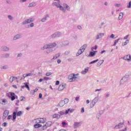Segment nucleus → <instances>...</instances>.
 Returning <instances> with one entry per match:
<instances>
[{"label":"nucleus","mask_w":131,"mask_h":131,"mask_svg":"<svg viewBox=\"0 0 131 131\" xmlns=\"http://www.w3.org/2000/svg\"><path fill=\"white\" fill-rule=\"evenodd\" d=\"M1 49L3 52H9V51L10 50V47L7 46H3L1 47Z\"/></svg>","instance_id":"obj_15"},{"label":"nucleus","mask_w":131,"mask_h":131,"mask_svg":"<svg viewBox=\"0 0 131 131\" xmlns=\"http://www.w3.org/2000/svg\"><path fill=\"white\" fill-rule=\"evenodd\" d=\"M68 81L69 82H74L75 81H78L79 80V77H76L75 74H70L68 77Z\"/></svg>","instance_id":"obj_4"},{"label":"nucleus","mask_w":131,"mask_h":131,"mask_svg":"<svg viewBox=\"0 0 131 131\" xmlns=\"http://www.w3.org/2000/svg\"><path fill=\"white\" fill-rule=\"evenodd\" d=\"M36 124L34 125V127L35 128H38L39 127H41L43 126L41 124H39V123H35Z\"/></svg>","instance_id":"obj_23"},{"label":"nucleus","mask_w":131,"mask_h":131,"mask_svg":"<svg viewBox=\"0 0 131 131\" xmlns=\"http://www.w3.org/2000/svg\"><path fill=\"white\" fill-rule=\"evenodd\" d=\"M124 126V123L123 122L119 123V124L115 125L114 127V129H120Z\"/></svg>","instance_id":"obj_11"},{"label":"nucleus","mask_w":131,"mask_h":131,"mask_svg":"<svg viewBox=\"0 0 131 131\" xmlns=\"http://www.w3.org/2000/svg\"><path fill=\"white\" fill-rule=\"evenodd\" d=\"M69 45V41H63L60 42V44L59 45V47L61 48H62V47H66V46Z\"/></svg>","instance_id":"obj_14"},{"label":"nucleus","mask_w":131,"mask_h":131,"mask_svg":"<svg viewBox=\"0 0 131 131\" xmlns=\"http://www.w3.org/2000/svg\"><path fill=\"white\" fill-rule=\"evenodd\" d=\"M43 80H51L52 79L51 78L48 77H43Z\"/></svg>","instance_id":"obj_40"},{"label":"nucleus","mask_w":131,"mask_h":131,"mask_svg":"<svg viewBox=\"0 0 131 131\" xmlns=\"http://www.w3.org/2000/svg\"><path fill=\"white\" fill-rule=\"evenodd\" d=\"M36 6V3L35 2L31 3L29 4V8H32V7H35Z\"/></svg>","instance_id":"obj_30"},{"label":"nucleus","mask_w":131,"mask_h":131,"mask_svg":"<svg viewBox=\"0 0 131 131\" xmlns=\"http://www.w3.org/2000/svg\"><path fill=\"white\" fill-rule=\"evenodd\" d=\"M9 115V111L6 110L4 111V114H3V118H6L7 116Z\"/></svg>","instance_id":"obj_24"},{"label":"nucleus","mask_w":131,"mask_h":131,"mask_svg":"<svg viewBox=\"0 0 131 131\" xmlns=\"http://www.w3.org/2000/svg\"><path fill=\"white\" fill-rule=\"evenodd\" d=\"M103 63H104V60H99L97 64V66H96L97 67H100V66H101V65H102V64H103Z\"/></svg>","instance_id":"obj_29"},{"label":"nucleus","mask_w":131,"mask_h":131,"mask_svg":"<svg viewBox=\"0 0 131 131\" xmlns=\"http://www.w3.org/2000/svg\"><path fill=\"white\" fill-rule=\"evenodd\" d=\"M87 45L86 44L83 45L80 49L78 51L76 54L77 57H78L80 55H81L84 52L85 49H86Z\"/></svg>","instance_id":"obj_7"},{"label":"nucleus","mask_w":131,"mask_h":131,"mask_svg":"<svg viewBox=\"0 0 131 131\" xmlns=\"http://www.w3.org/2000/svg\"><path fill=\"white\" fill-rule=\"evenodd\" d=\"M55 47H57V42H54L45 45L42 47L41 48V50L42 51L47 50L46 52L47 54H49L55 51V50H54V48H55Z\"/></svg>","instance_id":"obj_1"},{"label":"nucleus","mask_w":131,"mask_h":131,"mask_svg":"<svg viewBox=\"0 0 131 131\" xmlns=\"http://www.w3.org/2000/svg\"><path fill=\"white\" fill-rule=\"evenodd\" d=\"M7 18L8 19H9V20H10V21H13V20H14V17H13V16L11 15H9L7 16Z\"/></svg>","instance_id":"obj_33"},{"label":"nucleus","mask_w":131,"mask_h":131,"mask_svg":"<svg viewBox=\"0 0 131 131\" xmlns=\"http://www.w3.org/2000/svg\"><path fill=\"white\" fill-rule=\"evenodd\" d=\"M10 54L9 53H6L3 54L2 58H5V59H7V58H10Z\"/></svg>","instance_id":"obj_25"},{"label":"nucleus","mask_w":131,"mask_h":131,"mask_svg":"<svg viewBox=\"0 0 131 131\" xmlns=\"http://www.w3.org/2000/svg\"><path fill=\"white\" fill-rule=\"evenodd\" d=\"M104 36H105V33H99L96 35L95 38L96 40H98L100 39V38H102V37H104Z\"/></svg>","instance_id":"obj_13"},{"label":"nucleus","mask_w":131,"mask_h":131,"mask_svg":"<svg viewBox=\"0 0 131 131\" xmlns=\"http://www.w3.org/2000/svg\"><path fill=\"white\" fill-rule=\"evenodd\" d=\"M9 81L10 82H13V81H14V78H13V77H11L9 79Z\"/></svg>","instance_id":"obj_45"},{"label":"nucleus","mask_w":131,"mask_h":131,"mask_svg":"<svg viewBox=\"0 0 131 131\" xmlns=\"http://www.w3.org/2000/svg\"><path fill=\"white\" fill-rule=\"evenodd\" d=\"M48 18H50V15L49 14H46L45 17L41 19V21L42 22H46L48 19Z\"/></svg>","instance_id":"obj_20"},{"label":"nucleus","mask_w":131,"mask_h":131,"mask_svg":"<svg viewBox=\"0 0 131 131\" xmlns=\"http://www.w3.org/2000/svg\"><path fill=\"white\" fill-rule=\"evenodd\" d=\"M23 56V53H19L17 54L16 58H21Z\"/></svg>","instance_id":"obj_37"},{"label":"nucleus","mask_w":131,"mask_h":131,"mask_svg":"<svg viewBox=\"0 0 131 131\" xmlns=\"http://www.w3.org/2000/svg\"><path fill=\"white\" fill-rule=\"evenodd\" d=\"M28 83L25 82L24 83L25 88H26L28 89V91H30V88H29V85L28 84Z\"/></svg>","instance_id":"obj_34"},{"label":"nucleus","mask_w":131,"mask_h":131,"mask_svg":"<svg viewBox=\"0 0 131 131\" xmlns=\"http://www.w3.org/2000/svg\"><path fill=\"white\" fill-rule=\"evenodd\" d=\"M64 89H66V84L62 83L59 85L58 90V91H63V90H64Z\"/></svg>","instance_id":"obj_17"},{"label":"nucleus","mask_w":131,"mask_h":131,"mask_svg":"<svg viewBox=\"0 0 131 131\" xmlns=\"http://www.w3.org/2000/svg\"><path fill=\"white\" fill-rule=\"evenodd\" d=\"M58 114H59V117H61L62 115H64V114H66V111L65 112V111H61L58 112Z\"/></svg>","instance_id":"obj_28"},{"label":"nucleus","mask_w":131,"mask_h":131,"mask_svg":"<svg viewBox=\"0 0 131 131\" xmlns=\"http://www.w3.org/2000/svg\"><path fill=\"white\" fill-rule=\"evenodd\" d=\"M80 124V122H75L74 124V128H77V127H79V125Z\"/></svg>","instance_id":"obj_27"},{"label":"nucleus","mask_w":131,"mask_h":131,"mask_svg":"<svg viewBox=\"0 0 131 131\" xmlns=\"http://www.w3.org/2000/svg\"><path fill=\"white\" fill-rule=\"evenodd\" d=\"M125 81H126V79H125V77H123L120 80V84H124V83H125Z\"/></svg>","instance_id":"obj_22"},{"label":"nucleus","mask_w":131,"mask_h":131,"mask_svg":"<svg viewBox=\"0 0 131 131\" xmlns=\"http://www.w3.org/2000/svg\"><path fill=\"white\" fill-rule=\"evenodd\" d=\"M123 13L120 12L119 15L118 20H121L123 18Z\"/></svg>","instance_id":"obj_31"},{"label":"nucleus","mask_w":131,"mask_h":131,"mask_svg":"<svg viewBox=\"0 0 131 131\" xmlns=\"http://www.w3.org/2000/svg\"><path fill=\"white\" fill-rule=\"evenodd\" d=\"M53 6H55L57 8H59L60 11L63 12V13L66 12V10L68 11H70V7L68 6L67 4H63V6L60 5V3H57V2H54L53 3Z\"/></svg>","instance_id":"obj_2"},{"label":"nucleus","mask_w":131,"mask_h":131,"mask_svg":"<svg viewBox=\"0 0 131 131\" xmlns=\"http://www.w3.org/2000/svg\"><path fill=\"white\" fill-rule=\"evenodd\" d=\"M69 54H70V51L69 50H67L64 52V55H69Z\"/></svg>","instance_id":"obj_47"},{"label":"nucleus","mask_w":131,"mask_h":131,"mask_svg":"<svg viewBox=\"0 0 131 131\" xmlns=\"http://www.w3.org/2000/svg\"><path fill=\"white\" fill-rule=\"evenodd\" d=\"M89 67H87L86 68L84 69V70H83L81 71V74H82L83 75H85V74H87L88 72H89Z\"/></svg>","instance_id":"obj_19"},{"label":"nucleus","mask_w":131,"mask_h":131,"mask_svg":"<svg viewBox=\"0 0 131 131\" xmlns=\"http://www.w3.org/2000/svg\"><path fill=\"white\" fill-rule=\"evenodd\" d=\"M62 124L63 127H65V125H66V122H62Z\"/></svg>","instance_id":"obj_59"},{"label":"nucleus","mask_w":131,"mask_h":131,"mask_svg":"<svg viewBox=\"0 0 131 131\" xmlns=\"http://www.w3.org/2000/svg\"><path fill=\"white\" fill-rule=\"evenodd\" d=\"M77 28L78 29H79V30H81V29H82V27H81V26H78Z\"/></svg>","instance_id":"obj_54"},{"label":"nucleus","mask_w":131,"mask_h":131,"mask_svg":"<svg viewBox=\"0 0 131 131\" xmlns=\"http://www.w3.org/2000/svg\"><path fill=\"white\" fill-rule=\"evenodd\" d=\"M104 112H105V110H101L99 111V113H98L96 115V117L97 118V119L99 120L101 116H102V115L103 114V113H104Z\"/></svg>","instance_id":"obj_18"},{"label":"nucleus","mask_w":131,"mask_h":131,"mask_svg":"<svg viewBox=\"0 0 131 131\" xmlns=\"http://www.w3.org/2000/svg\"><path fill=\"white\" fill-rule=\"evenodd\" d=\"M90 55H91V57H94V56H95V55H96V53L91 52L90 53Z\"/></svg>","instance_id":"obj_49"},{"label":"nucleus","mask_w":131,"mask_h":131,"mask_svg":"<svg viewBox=\"0 0 131 131\" xmlns=\"http://www.w3.org/2000/svg\"><path fill=\"white\" fill-rule=\"evenodd\" d=\"M32 75H33L32 73H29V74H27V75H26V76H27V77H28V76H32Z\"/></svg>","instance_id":"obj_53"},{"label":"nucleus","mask_w":131,"mask_h":131,"mask_svg":"<svg viewBox=\"0 0 131 131\" xmlns=\"http://www.w3.org/2000/svg\"><path fill=\"white\" fill-rule=\"evenodd\" d=\"M52 74H53V73L52 72H47L46 74V76H51V75H52Z\"/></svg>","instance_id":"obj_42"},{"label":"nucleus","mask_w":131,"mask_h":131,"mask_svg":"<svg viewBox=\"0 0 131 131\" xmlns=\"http://www.w3.org/2000/svg\"><path fill=\"white\" fill-rule=\"evenodd\" d=\"M53 118H57L59 119L60 118V116H59V114H55L53 115Z\"/></svg>","instance_id":"obj_36"},{"label":"nucleus","mask_w":131,"mask_h":131,"mask_svg":"<svg viewBox=\"0 0 131 131\" xmlns=\"http://www.w3.org/2000/svg\"><path fill=\"white\" fill-rule=\"evenodd\" d=\"M20 101H23V100H24V99H25V97L21 96L20 98Z\"/></svg>","instance_id":"obj_58"},{"label":"nucleus","mask_w":131,"mask_h":131,"mask_svg":"<svg viewBox=\"0 0 131 131\" xmlns=\"http://www.w3.org/2000/svg\"><path fill=\"white\" fill-rule=\"evenodd\" d=\"M115 7H116L117 8H119L120 7H121V4H117V3H115L114 4Z\"/></svg>","instance_id":"obj_39"},{"label":"nucleus","mask_w":131,"mask_h":131,"mask_svg":"<svg viewBox=\"0 0 131 131\" xmlns=\"http://www.w3.org/2000/svg\"><path fill=\"white\" fill-rule=\"evenodd\" d=\"M127 9H130L131 8V1L128 3V4L127 5Z\"/></svg>","instance_id":"obj_43"},{"label":"nucleus","mask_w":131,"mask_h":131,"mask_svg":"<svg viewBox=\"0 0 131 131\" xmlns=\"http://www.w3.org/2000/svg\"><path fill=\"white\" fill-rule=\"evenodd\" d=\"M98 61H99V59H96V60H94V61H91V62H90V64H94V63H97V62H98Z\"/></svg>","instance_id":"obj_41"},{"label":"nucleus","mask_w":131,"mask_h":131,"mask_svg":"<svg viewBox=\"0 0 131 131\" xmlns=\"http://www.w3.org/2000/svg\"><path fill=\"white\" fill-rule=\"evenodd\" d=\"M114 37H115V35H114V34H112L110 36V38H116Z\"/></svg>","instance_id":"obj_44"},{"label":"nucleus","mask_w":131,"mask_h":131,"mask_svg":"<svg viewBox=\"0 0 131 131\" xmlns=\"http://www.w3.org/2000/svg\"><path fill=\"white\" fill-rule=\"evenodd\" d=\"M119 40H120V38H118V39H116L115 40V42L116 43H118V41H119Z\"/></svg>","instance_id":"obj_56"},{"label":"nucleus","mask_w":131,"mask_h":131,"mask_svg":"<svg viewBox=\"0 0 131 131\" xmlns=\"http://www.w3.org/2000/svg\"><path fill=\"white\" fill-rule=\"evenodd\" d=\"M128 38V35H127L124 37V39H127Z\"/></svg>","instance_id":"obj_62"},{"label":"nucleus","mask_w":131,"mask_h":131,"mask_svg":"<svg viewBox=\"0 0 131 131\" xmlns=\"http://www.w3.org/2000/svg\"><path fill=\"white\" fill-rule=\"evenodd\" d=\"M123 60H125V61H127V62H130L131 61V56L129 54H128L126 56H124L123 57Z\"/></svg>","instance_id":"obj_16"},{"label":"nucleus","mask_w":131,"mask_h":131,"mask_svg":"<svg viewBox=\"0 0 131 131\" xmlns=\"http://www.w3.org/2000/svg\"><path fill=\"white\" fill-rule=\"evenodd\" d=\"M75 100L76 101H78V100H79V97H76L75 98Z\"/></svg>","instance_id":"obj_64"},{"label":"nucleus","mask_w":131,"mask_h":131,"mask_svg":"<svg viewBox=\"0 0 131 131\" xmlns=\"http://www.w3.org/2000/svg\"><path fill=\"white\" fill-rule=\"evenodd\" d=\"M22 38V34L21 33H18L14 35L13 37V40H17L18 39H20V38Z\"/></svg>","instance_id":"obj_12"},{"label":"nucleus","mask_w":131,"mask_h":131,"mask_svg":"<svg viewBox=\"0 0 131 131\" xmlns=\"http://www.w3.org/2000/svg\"><path fill=\"white\" fill-rule=\"evenodd\" d=\"M6 4H8V5H11L12 2L10 0H7L6 1Z\"/></svg>","instance_id":"obj_50"},{"label":"nucleus","mask_w":131,"mask_h":131,"mask_svg":"<svg viewBox=\"0 0 131 131\" xmlns=\"http://www.w3.org/2000/svg\"><path fill=\"white\" fill-rule=\"evenodd\" d=\"M99 99L100 97H99V96H97L96 97H95L92 101L91 103H90V108H94V106L99 101Z\"/></svg>","instance_id":"obj_6"},{"label":"nucleus","mask_w":131,"mask_h":131,"mask_svg":"<svg viewBox=\"0 0 131 131\" xmlns=\"http://www.w3.org/2000/svg\"><path fill=\"white\" fill-rule=\"evenodd\" d=\"M57 64H60L61 62H62V60H61V59H58L57 60Z\"/></svg>","instance_id":"obj_55"},{"label":"nucleus","mask_w":131,"mask_h":131,"mask_svg":"<svg viewBox=\"0 0 131 131\" xmlns=\"http://www.w3.org/2000/svg\"><path fill=\"white\" fill-rule=\"evenodd\" d=\"M130 75L128 74H126L124 77H125V79H126V78H128V77H129Z\"/></svg>","instance_id":"obj_46"},{"label":"nucleus","mask_w":131,"mask_h":131,"mask_svg":"<svg viewBox=\"0 0 131 131\" xmlns=\"http://www.w3.org/2000/svg\"><path fill=\"white\" fill-rule=\"evenodd\" d=\"M3 69H8V66L5 65L2 67Z\"/></svg>","instance_id":"obj_52"},{"label":"nucleus","mask_w":131,"mask_h":131,"mask_svg":"<svg viewBox=\"0 0 131 131\" xmlns=\"http://www.w3.org/2000/svg\"><path fill=\"white\" fill-rule=\"evenodd\" d=\"M81 112L82 113H83V112H84V107H83V108H81Z\"/></svg>","instance_id":"obj_63"},{"label":"nucleus","mask_w":131,"mask_h":131,"mask_svg":"<svg viewBox=\"0 0 131 131\" xmlns=\"http://www.w3.org/2000/svg\"><path fill=\"white\" fill-rule=\"evenodd\" d=\"M42 81H45L43 78H41L38 80V82H41Z\"/></svg>","instance_id":"obj_57"},{"label":"nucleus","mask_w":131,"mask_h":131,"mask_svg":"<svg viewBox=\"0 0 131 131\" xmlns=\"http://www.w3.org/2000/svg\"><path fill=\"white\" fill-rule=\"evenodd\" d=\"M47 121V119L46 118H38L37 119H35L32 121L33 123H39L40 124H43V123H46Z\"/></svg>","instance_id":"obj_5"},{"label":"nucleus","mask_w":131,"mask_h":131,"mask_svg":"<svg viewBox=\"0 0 131 131\" xmlns=\"http://www.w3.org/2000/svg\"><path fill=\"white\" fill-rule=\"evenodd\" d=\"M61 35H62V33L60 31H57L51 34L50 37L51 38H56V37H60Z\"/></svg>","instance_id":"obj_8"},{"label":"nucleus","mask_w":131,"mask_h":131,"mask_svg":"<svg viewBox=\"0 0 131 131\" xmlns=\"http://www.w3.org/2000/svg\"><path fill=\"white\" fill-rule=\"evenodd\" d=\"M16 115H17V113L16 112H14L13 114V120H15V119H16Z\"/></svg>","instance_id":"obj_38"},{"label":"nucleus","mask_w":131,"mask_h":131,"mask_svg":"<svg viewBox=\"0 0 131 131\" xmlns=\"http://www.w3.org/2000/svg\"><path fill=\"white\" fill-rule=\"evenodd\" d=\"M7 124H8V123L7 122H4L3 124V126H7Z\"/></svg>","instance_id":"obj_61"},{"label":"nucleus","mask_w":131,"mask_h":131,"mask_svg":"<svg viewBox=\"0 0 131 131\" xmlns=\"http://www.w3.org/2000/svg\"><path fill=\"white\" fill-rule=\"evenodd\" d=\"M10 96L11 97V101H14L16 99L14 93H10Z\"/></svg>","instance_id":"obj_26"},{"label":"nucleus","mask_w":131,"mask_h":131,"mask_svg":"<svg viewBox=\"0 0 131 131\" xmlns=\"http://www.w3.org/2000/svg\"><path fill=\"white\" fill-rule=\"evenodd\" d=\"M52 125V122L48 121L45 125H43L41 128V130H45V129H47L48 127H50Z\"/></svg>","instance_id":"obj_10"},{"label":"nucleus","mask_w":131,"mask_h":131,"mask_svg":"<svg viewBox=\"0 0 131 131\" xmlns=\"http://www.w3.org/2000/svg\"><path fill=\"white\" fill-rule=\"evenodd\" d=\"M35 20V18L32 17L28 18L27 19H25L23 23V25H26L27 24H30L28 26V28H29L30 27H34V23H33Z\"/></svg>","instance_id":"obj_3"},{"label":"nucleus","mask_w":131,"mask_h":131,"mask_svg":"<svg viewBox=\"0 0 131 131\" xmlns=\"http://www.w3.org/2000/svg\"><path fill=\"white\" fill-rule=\"evenodd\" d=\"M61 56V53H58L56 54L53 57V60H57Z\"/></svg>","instance_id":"obj_21"},{"label":"nucleus","mask_w":131,"mask_h":131,"mask_svg":"<svg viewBox=\"0 0 131 131\" xmlns=\"http://www.w3.org/2000/svg\"><path fill=\"white\" fill-rule=\"evenodd\" d=\"M21 115H22V112L19 111L17 113V116H21Z\"/></svg>","instance_id":"obj_48"},{"label":"nucleus","mask_w":131,"mask_h":131,"mask_svg":"<svg viewBox=\"0 0 131 131\" xmlns=\"http://www.w3.org/2000/svg\"><path fill=\"white\" fill-rule=\"evenodd\" d=\"M69 102V99L66 98L64 100H61L58 104V106L60 107H63L65 104H68Z\"/></svg>","instance_id":"obj_9"},{"label":"nucleus","mask_w":131,"mask_h":131,"mask_svg":"<svg viewBox=\"0 0 131 131\" xmlns=\"http://www.w3.org/2000/svg\"><path fill=\"white\" fill-rule=\"evenodd\" d=\"M11 92H10L9 93H7V94H6V96H7V97H8V98H11Z\"/></svg>","instance_id":"obj_51"},{"label":"nucleus","mask_w":131,"mask_h":131,"mask_svg":"<svg viewBox=\"0 0 131 131\" xmlns=\"http://www.w3.org/2000/svg\"><path fill=\"white\" fill-rule=\"evenodd\" d=\"M34 91L33 90L31 91L30 94L31 95H34Z\"/></svg>","instance_id":"obj_60"},{"label":"nucleus","mask_w":131,"mask_h":131,"mask_svg":"<svg viewBox=\"0 0 131 131\" xmlns=\"http://www.w3.org/2000/svg\"><path fill=\"white\" fill-rule=\"evenodd\" d=\"M69 111L71 113H72V112L74 111V110H70V108H69L66 110V114H68L69 113Z\"/></svg>","instance_id":"obj_32"},{"label":"nucleus","mask_w":131,"mask_h":131,"mask_svg":"<svg viewBox=\"0 0 131 131\" xmlns=\"http://www.w3.org/2000/svg\"><path fill=\"white\" fill-rule=\"evenodd\" d=\"M128 42H129V40H126L125 42H123L122 43V46L124 47V46H126V45H127V43H128Z\"/></svg>","instance_id":"obj_35"}]
</instances>
